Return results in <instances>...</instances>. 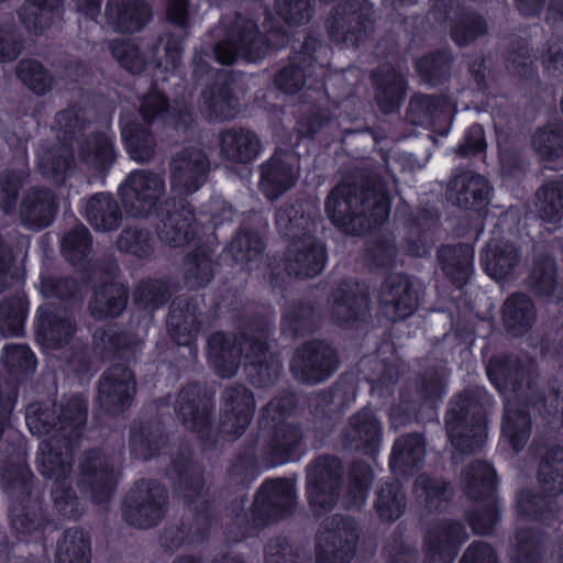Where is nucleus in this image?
Masks as SVG:
<instances>
[{
    "instance_id": "obj_1",
    "label": "nucleus",
    "mask_w": 563,
    "mask_h": 563,
    "mask_svg": "<svg viewBox=\"0 0 563 563\" xmlns=\"http://www.w3.org/2000/svg\"><path fill=\"white\" fill-rule=\"evenodd\" d=\"M325 212L341 231L360 234L387 219L386 189L380 181L371 186L339 184L325 200Z\"/></svg>"
},
{
    "instance_id": "obj_2",
    "label": "nucleus",
    "mask_w": 563,
    "mask_h": 563,
    "mask_svg": "<svg viewBox=\"0 0 563 563\" xmlns=\"http://www.w3.org/2000/svg\"><path fill=\"white\" fill-rule=\"evenodd\" d=\"M266 334L262 332L255 340L244 339L239 347L224 333H213L208 339V355L217 373L222 377H232L244 355L245 368L253 384L265 386L280 373L282 365L266 346Z\"/></svg>"
},
{
    "instance_id": "obj_3",
    "label": "nucleus",
    "mask_w": 563,
    "mask_h": 563,
    "mask_svg": "<svg viewBox=\"0 0 563 563\" xmlns=\"http://www.w3.org/2000/svg\"><path fill=\"white\" fill-rule=\"evenodd\" d=\"M285 43V35H275L273 32L265 40L257 30V25L250 19L238 15L228 27L224 38L213 47L214 59L230 65L242 57L247 62L262 59L271 47L278 48Z\"/></svg>"
},
{
    "instance_id": "obj_4",
    "label": "nucleus",
    "mask_w": 563,
    "mask_h": 563,
    "mask_svg": "<svg viewBox=\"0 0 563 563\" xmlns=\"http://www.w3.org/2000/svg\"><path fill=\"white\" fill-rule=\"evenodd\" d=\"M445 424L453 446L461 453H471L486 438L484 409L467 394L460 395L451 405Z\"/></svg>"
},
{
    "instance_id": "obj_5",
    "label": "nucleus",
    "mask_w": 563,
    "mask_h": 563,
    "mask_svg": "<svg viewBox=\"0 0 563 563\" xmlns=\"http://www.w3.org/2000/svg\"><path fill=\"white\" fill-rule=\"evenodd\" d=\"M86 418L85 399L74 396L60 406V412L57 416L49 408H42L36 404L31 405L26 410L25 420L32 434L66 439L78 435V429L85 423Z\"/></svg>"
},
{
    "instance_id": "obj_6",
    "label": "nucleus",
    "mask_w": 563,
    "mask_h": 563,
    "mask_svg": "<svg viewBox=\"0 0 563 563\" xmlns=\"http://www.w3.org/2000/svg\"><path fill=\"white\" fill-rule=\"evenodd\" d=\"M165 192L164 174L148 169L131 172L120 186L122 205L133 217L147 216Z\"/></svg>"
},
{
    "instance_id": "obj_7",
    "label": "nucleus",
    "mask_w": 563,
    "mask_h": 563,
    "mask_svg": "<svg viewBox=\"0 0 563 563\" xmlns=\"http://www.w3.org/2000/svg\"><path fill=\"white\" fill-rule=\"evenodd\" d=\"M465 492L472 499L487 498V503L476 509L470 517V525L476 533L487 534L493 531L498 511L493 499L494 471L487 463L477 462L463 474Z\"/></svg>"
},
{
    "instance_id": "obj_8",
    "label": "nucleus",
    "mask_w": 563,
    "mask_h": 563,
    "mask_svg": "<svg viewBox=\"0 0 563 563\" xmlns=\"http://www.w3.org/2000/svg\"><path fill=\"white\" fill-rule=\"evenodd\" d=\"M358 540L356 523L335 515L327 520L318 537V563H347Z\"/></svg>"
},
{
    "instance_id": "obj_9",
    "label": "nucleus",
    "mask_w": 563,
    "mask_h": 563,
    "mask_svg": "<svg viewBox=\"0 0 563 563\" xmlns=\"http://www.w3.org/2000/svg\"><path fill=\"white\" fill-rule=\"evenodd\" d=\"M292 405L290 396L273 399L264 409L260 423L274 429L268 445L275 463H284L299 445L301 431L285 422L284 417Z\"/></svg>"
},
{
    "instance_id": "obj_10",
    "label": "nucleus",
    "mask_w": 563,
    "mask_h": 563,
    "mask_svg": "<svg viewBox=\"0 0 563 563\" xmlns=\"http://www.w3.org/2000/svg\"><path fill=\"white\" fill-rule=\"evenodd\" d=\"M210 172L207 153L197 146H188L173 155L169 163L172 189L178 195H191L206 183Z\"/></svg>"
},
{
    "instance_id": "obj_11",
    "label": "nucleus",
    "mask_w": 563,
    "mask_h": 563,
    "mask_svg": "<svg viewBox=\"0 0 563 563\" xmlns=\"http://www.w3.org/2000/svg\"><path fill=\"white\" fill-rule=\"evenodd\" d=\"M341 475V464L335 457H320L309 466L307 494L314 512L327 511L336 503Z\"/></svg>"
},
{
    "instance_id": "obj_12",
    "label": "nucleus",
    "mask_w": 563,
    "mask_h": 563,
    "mask_svg": "<svg viewBox=\"0 0 563 563\" xmlns=\"http://www.w3.org/2000/svg\"><path fill=\"white\" fill-rule=\"evenodd\" d=\"M339 366L334 350L313 341L298 349L291 361V372L301 382L318 384L329 378Z\"/></svg>"
},
{
    "instance_id": "obj_13",
    "label": "nucleus",
    "mask_w": 563,
    "mask_h": 563,
    "mask_svg": "<svg viewBox=\"0 0 563 563\" xmlns=\"http://www.w3.org/2000/svg\"><path fill=\"white\" fill-rule=\"evenodd\" d=\"M165 489L152 482H140L126 500L124 517L139 528H150L163 517Z\"/></svg>"
},
{
    "instance_id": "obj_14",
    "label": "nucleus",
    "mask_w": 563,
    "mask_h": 563,
    "mask_svg": "<svg viewBox=\"0 0 563 563\" xmlns=\"http://www.w3.org/2000/svg\"><path fill=\"white\" fill-rule=\"evenodd\" d=\"M296 506V489L290 481H266L257 492L252 511L256 525L290 512Z\"/></svg>"
},
{
    "instance_id": "obj_15",
    "label": "nucleus",
    "mask_w": 563,
    "mask_h": 563,
    "mask_svg": "<svg viewBox=\"0 0 563 563\" xmlns=\"http://www.w3.org/2000/svg\"><path fill=\"white\" fill-rule=\"evenodd\" d=\"M135 390L132 372L122 365L112 366L100 380L98 402L106 412L115 415L130 407Z\"/></svg>"
},
{
    "instance_id": "obj_16",
    "label": "nucleus",
    "mask_w": 563,
    "mask_h": 563,
    "mask_svg": "<svg viewBox=\"0 0 563 563\" xmlns=\"http://www.w3.org/2000/svg\"><path fill=\"white\" fill-rule=\"evenodd\" d=\"M115 481V465L100 452H90L80 466L77 485L82 493L90 495L91 499L101 504L112 492Z\"/></svg>"
},
{
    "instance_id": "obj_17",
    "label": "nucleus",
    "mask_w": 563,
    "mask_h": 563,
    "mask_svg": "<svg viewBox=\"0 0 563 563\" xmlns=\"http://www.w3.org/2000/svg\"><path fill=\"white\" fill-rule=\"evenodd\" d=\"M467 539L464 527L455 521L433 522L424 534V551L430 563H451L459 545Z\"/></svg>"
},
{
    "instance_id": "obj_18",
    "label": "nucleus",
    "mask_w": 563,
    "mask_h": 563,
    "mask_svg": "<svg viewBox=\"0 0 563 563\" xmlns=\"http://www.w3.org/2000/svg\"><path fill=\"white\" fill-rule=\"evenodd\" d=\"M285 262L288 274L302 278L314 277L324 267V247L313 236L305 234L288 245Z\"/></svg>"
},
{
    "instance_id": "obj_19",
    "label": "nucleus",
    "mask_w": 563,
    "mask_h": 563,
    "mask_svg": "<svg viewBox=\"0 0 563 563\" xmlns=\"http://www.w3.org/2000/svg\"><path fill=\"white\" fill-rule=\"evenodd\" d=\"M321 53H327L318 38L309 36L302 44V51L291 60L279 69L274 77V86L286 95H295L299 92L306 84L308 67L311 66L312 59L318 60Z\"/></svg>"
},
{
    "instance_id": "obj_20",
    "label": "nucleus",
    "mask_w": 563,
    "mask_h": 563,
    "mask_svg": "<svg viewBox=\"0 0 563 563\" xmlns=\"http://www.w3.org/2000/svg\"><path fill=\"white\" fill-rule=\"evenodd\" d=\"M219 154L222 159L234 165H246L262 153L258 135L244 128L225 129L218 136Z\"/></svg>"
},
{
    "instance_id": "obj_21",
    "label": "nucleus",
    "mask_w": 563,
    "mask_h": 563,
    "mask_svg": "<svg viewBox=\"0 0 563 563\" xmlns=\"http://www.w3.org/2000/svg\"><path fill=\"white\" fill-rule=\"evenodd\" d=\"M223 400L220 429L225 434L239 437L253 418L254 398L245 387H234L224 391Z\"/></svg>"
},
{
    "instance_id": "obj_22",
    "label": "nucleus",
    "mask_w": 563,
    "mask_h": 563,
    "mask_svg": "<svg viewBox=\"0 0 563 563\" xmlns=\"http://www.w3.org/2000/svg\"><path fill=\"white\" fill-rule=\"evenodd\" d=\"M379 301L385 316L398 321L412 314L417 307V295L406 277L393 275L383 284Z\"/></svg>"
},
{
    "instance_id": "obj_23",
    "label": "nucleus",
    "mask_w": 563,
    "mask_h": 563,
    "mask_svg": "<svg viewBox=\"0 0 563 563\" xmlns=\"http://www.w3.org/2000/svg\"><path fill=\"white\" fill-rule=\"evenodd\" d=\"M294 162L291 154L283 153L261 165L260 189L267 199H277L294 186L298 174Z\"/></svg>"
},
{
    "instance_id": "obj_24",
    "label": "nucleus",
    "mask_w": 563,
    "mask_h": 563,
    "mask_svg": "<svg viewBox=\"0 0 563 563\" xmlns=\"http://www.w3.org/2000/svg\"><path fill=\"white\" fill-rule=\"evenodd\" d=\"M350 3L349 12L345 7L335 10L334 15L329 21V33L336 42L357 46L372 30V21L367 12L368 9L357 10Z\"/></svg>"
},
{
    "instance_id": "obj_25",
    "label": "nucleus",
    "mask_w": 563,
    "mask_h": 563,
    "mask_svg": "<svg viewBox=\"0 0 563 563\" xmlns=\"http://www.w3.org/2000/svg\"><path fill=\"white\" fill-rule=\"evenodd\" d=\"M77 437L47 438L38 448L37 462L43 476L62 483L70 472L71 443Z\"/></svg>"
},
{
    "instance_id": "obj_26",
    "label": "nucleus",
    "mask_w": 563,
    "mask_h": 563,
    "mask_svg": "<svg viewBox=\"0 0 563 563\" xmlns=\"http://www.w3.org/2000/svg\"><path fill=\"white\" fill-rule=\"evenodd\" d=\"M383 431L378 419L368 410L353 415L343 431L345 445L373 454L382 443Z\"/></svg>"
},
{
    "instance_id": "obj_27",
    "label": "nucleus",
    "mask_w": 563,
    "mask_h": 563,
    "mask_svg": "<svg viewBox=\"0 0 563 563\" xmlns=\"http://www.w3.org/2000/svg\"><path fill=\"white\" fill-rule=\"evenodd\" d=\"M369 307L367 289L354 282H343L332 292L331 316L338 323H347L364 314Z\"/></svg>"
},
{
    "instance_id": "obj_28",
    "label": "nucleus",
    "mask_w": 563,
    "mask_h": 563,
    "mask_svg": "<svg viewBox=\"0 0 563 563\" xmlns=\"http://www.w3.org/2000/svg\"><path fill=\"white\" fill-rule=\"evenodd\" d=\"M489 190V185L483 176L463 172L449 183L446 198L462 209L473 210L486 203Z\"/></svg>"
},
{
    "instance_id": "obj_29",
    "label": "nucleus",
    "mask_w": 563,
    "mask_h": 563,
    "mask_svg": "<svg viewBox=\"0 0 563 563\" xmlns=\"http://www.w3.org/2000/svg\"><path fill=\"white\" fill-rule=\"evenodd\" d=\"M56 210L57 203L49 190L32 188L26 191L21 202V223L30 230H41L52 223Z\"/></svg>"
},
{
    "instance_id": "obj_30",
    "label": "nucleus",
    "mask_w": 563,
    "mask_h": 563,
    "mask_svg": "<svg viewBox=\"0 0 563 563\" xmlns=\"http://www.w3.org/2000/svg\"><path fill=\"white\" fill-rule=\"evenodd\" d=\"M77 153L79 164L95 174L108 170L115 159L113 141L104 132L85 136L78 144Z\"/></svg>"
},
{
    "instance_id": "obj_31",
    "label": "nucleus",
    "mask_w": 563,
    "mask_h": 563,
    "mask_svg": "<svg viewBox=\"0 0 563 563\" xmlns=\"http://www.w3.org/2000/svg\"><path fill=\"white\" fill-rule=\"evenodd\" d=\"M109 23L119 32H137L148 22L151 10L141 0H109L107 5Z\"/></svg>"
},
{
    "instance_id": "obj_32",
    "label": "nucleus",
    "mask_w": 563,
    "mask_h": 563,
    "mask_svg": "<svg viewBox=\"0 0 563 563\" xmlns=\"http://www.w3.org/2000/svg\"><path fill=\"white\" fill-rule=\"evenodd\" d=\"M75 324L65 316H59L46 309L38 310L36 338L46 350H57L69 343Z\"/></svg>"
},
{
    "instance_id": "obj_33",
    "label": "nucleus",
    "mask_w": 563,
    "mask_h": 563,
    "mask_svg": "<svg viewBox=\"0 0 563 563\" xmlns=\"http://www.w3.org/2000/svg\"><path fill=\"white\" fill-rule=\"evenodd\" d=\"M176 407L186 428L198 431L208 426L210 400L201 394L198 385L184 388L178 395Z\"/></svg>"
},
{
    "instance_id": "obj_34",
    "label": "nucleus",
    "mask_w": 563,
    "mask_h": 563,
    "mask_svg": "<svg viewBox=\"0 0 563 563\" xmlns=\"http://www.w3.org/2000/svg\"><path fill=\"white\" fill-rule=\"evenodd\" d=\"M556 261L547 252H538L526 278L527 287L539 297L552 296L559 286Z\"/></svg>"
},
{
    "instance_id": "obj_35",
    "label": "nucleus",
    "mask_w": 563,
    "mask_h": 563,
    "mask_svg": "<svg viewBox=\"0 0 563 563\" xmlns=\"http://www.w3.org/2000/svg\"><path fill=\"white\" fill-rule=\"evenodd\" d=\"M519 256L516 247L509 242L492 239L483 255L482 264L487 274L496 279L507 277L517 266Z\"/></svg>"
},
{
    "instance_id": "obj_36",
    "label": "nucleus",
    "mask_w": 563,
    "mask_h": 563,
    "mask_svg": "<svg viewBox=\"0 0 563 563\" xmlns=\"http://www.w3.org/2000/svg\"><path fill=\"white\" fill-rule=\"evenodd\" d=\"M157 235L163 243L172 247L186 245L195 235L192 211L189 208L181 207L179 210L168 213L162 220Z\"/></svg>"
},
{
    "instance_id": "obj_37",
    "label": "nucleus",
    "mask_w": 563,
    "mask_h": 563,
    "mask_svg": "<svg viewBox=\"0 0 563 563\" xmlns=\"http://www.w3.org/2000/svg\"><path fill=\"white\" fill-rule=\"evenodd\" d=\"M121 136L131 158L136 162L150 161L155 151V141L147 128L135 122L131 114L120 119Z\"/></svg>"
},
{
    "instance_id": "obj_38",
    "label": "nucleus",
    "mask_w": 563,
    "mask_h": 563,
    "mask_svg": "<svg viewBox=\"0 0 563 563\" xmlns=\"http://www.w3.org/2000/svg\"><path fill=\"white\" fill-rule=\"evenodd\" d=\"M424 456V442L419 434L402 435L394 443L390 466L394 472L410 474L420 466Z\"/></svg>"
},
{
    "instance_id": "obj_39",
    "label": "nucleus",
    "mask_w": 563,
    "mask_h": 563,
    "mask_svg": "<svg viewBox=\"0 0 563 563\" xmlns=\"http://www.w3.org/2000/svg\"><path fill=\"white\" fill-rule=\"evenodd\" d=\"M503 316L508 331L518 336L528 332L533 325L536 308L527 295L514 294L505 301Z\"/></svg>"
},
{
    "instance_id": "obj_40",
    "label": "nucleus",
    "mask_w": 563,
    "mask_h": 563,
    "mask_svg": "<svg viewBox=\"0 0 563 563\" xmlns=\"http://www.w3.org/2000/svg\"><path fill=\"white\" fill-rule=\"evenodd\" d=\"M505 415L501 422L503 435L509 441L515 451H520L527 443L531 421L525 410L518 408V401L510 396L505 398Z\"/></svg>"
},
{
    "instance_id": "obj_41",
    "label": "nucleus",
    "mask_w": 563,
    "mask_h": 563,
    "mask_svg": "<svg viewBox=\"0 0 563 563\" xmlns=\"http://www.w3.org/2000/svg\"><path fill=\"white\" fill-rule=\"evenodd\" d=\"M439 257L445 274L457 287H462L473 271L474 250L470 245L443 246Z\"/></svg>"
},
{
    "instance_id": "obj_42",
    "label": "nucleus",
    "mask_w": 563,
    "mask_h": 563,
    "mask_svg": "<svg viewBox=\"0 0 563 563\" xmlns=\"http://www.w3.org/2000/svg\"><path fill=\"white\" fill-rule=\"evenodd\" d=\"M86 218L98 231L115 230L121 222L118 203L106 194L92 196L86 205Z\"/></svg>"
},
{
    "instance_id": "obj_43",
    "label": "nucleus",
    "mask_w": 563,
    "mask_h": 563,
    "mask_svg": "<svg viewBox=\"0 0 563 563\" xmlns=\"http://www.w3.org/2000/svg\"><path fill=\"white\" fill-rule=\"evenodd\" d=\"M126 299V289L120 284L112 283L95 291L89 308L98 319L114 318L125 308Z\"/></svg>"
},
{
    "instance_id": "obj_44",
    "label": "nucleus",
    "mask_w": 563,
    "mask_h": 563,
    "mask_svg": "<svg viewBox=\"0 0 563 563\" xmlns=\"http://www.w3.org/2000/svg\"><path fill=\"white\" fill-rule=\"evenodd\" d=\"M167 327L173 340L178 345L189 344L198 332V322L194 308L186 303L184 309L181 301L173 302L167 318Z\"/></svg>"
},
{
    "instance_id": "obj_45",
    "label": "nucleus",
    "mask_w": 563,
    "mask_h": 563,
    "mask_svg": "<svg viewBox=\"0 0 563 563\" xmlns=\"http://www.w3.org/2000/svg\"><path fill=\"white\" fill-rule=\"evenodd\" d=\"M90 540L80 529L65 531L59 540L56 552V563H89Z\"/></svg>"
},
{
    "instance_id": "obj_46",
    "label": "nucleus",
    "mask_w": 563,
    "mask_h": 563,
    "mask_svg": "<svg viewBox=\"0 0 563 563\" xmlns=\"http://www.w3.org/2000/svg\"><path fill=\"white\" fill-rule=\"evenodd\" d=\"M377 86L376 100L384 112H391L399 106L405 88L404 76L395 69L378 71L375 74Z\"/></svg>"
},
{
    "instance_id": "obj_47",
    "label": "nucleus",
    "mask_w": 563,
    "mask_h": 563,
    "mask_svg": "<svg viewBox=\"0 0 563 563\" xmlns=\"http://www.w3.org/2000/svg\"><path fill=\"white\" fill-rule=\"evenodd\" d=\"M200 107L208 117L218 120L233 119L239 111L236 100L223 85L205 90Z\"/></svg>"
},
{
    "instance_id": "obj_48",
    "label": "nucleus",
    "mask_w": 563,
    "mask_h": 563,
    "mask_svg": "<svg viewBox=\"0 0 563 563\" xmlns=\"http://www.w3.org/2000/svg\"><path fill=\"white\" fill-rule=\"evenodd\" d=\"M38 167L44 176L55 183H62L75 167L70 148L62 144L46 151L40 158Z\"/></svg>"
},
{
    "instance_id": "obj_49",
    "label": "nucleus",
    "mask_w": 563,
    "mask_h": 563,
    "mask_svg": "<svg viewBox=\"0 0 563 563\" xmlns=\"http://www.w3.org/2000/svg\"><path fill=\"white\" fill-rule=\"evenodd\" d=\"M538 211L542 220L558 223L563 219V180L545 183L537 192Z\"/></svg>"
},
{
    "instance_id": "obj_50",
    "label": "nucleus",
    "mask_w": 563,
    "mask_h": 563,
    "mask_svg": "<svg viewBox=\"0 0 563 563\" xmlns=\"http://www.w3.org/2000/svg\"><path fill=\"white\" fill-rule=\"evenodd\" d=\"M539 482L549 496H556L563 492V449L549 450L540 464Z\"/></svg>"
},
{
    "instance_id": "obj_51",
    "label": "nucleus",
    "mask_w": 563,
    "mask_h": 563,
    "mask_svg": "<svg viewBox=\"0 0 563 563\" xmlns=\"http://www.w3.org/2000/svg\"><path fill=\"white\" fill-rule=\"evenodd\" d=\"M62 0H27L20 10L25 26L35 33L48 26Z\"/></svg>"
},
{
    "instance_id": "obj_52",
    "label": "nucleus",
    "mask_w": 563,
    "mask_h": 563,
    "mask_svg": "<svg viewBox=\"0 0 563 563\" xmlns=\"http://www.w3.org/2000/svg\"><path fill=\"white\" fill-rule=\"evenodd\" d=\"M531 144L543 162H552L561 157L563 155V125L552 124L537 130Z\"/></svg>"
},
{
    "instance_id": "obj_53",
    "label": "nucleus",
    "mask_w": 563,
    "mask_h": 563,
    "mask_svg": "<svg viewBox=\"0 0 563 563\" xmlns=\"http://www.w3.org/2000/svg\"><path fill=\"white\" fill-rule=\"evenodd\" d=\"M375 509L382 520L395 521L405 509V496L397 482L383 485L377 492Z\"/></svg>"
},
{
    "instance_id": "obj_54",
    "label": "nucleus",
    "mask_w": 563,
    "mask_h": 563,
    "mask_svg": "<svg viewBox=\"0 0 563 563\" xmlns=\"http://www.w3.org/2000/svg\"><path fill=\"white\" fill-rule=\"evenodd\" d=\"M110 49L114 58L131 73H141L147 62L152 60L157 66H162L163 62L158 56V46L155 47L152 56L146 59L134 44L124 41H113L110 43Z\"/></svg>"
},
{
    "instance_id": "obj_55",
    "label": "nucleus",
    "mask_w": 563,
    "mask_h": 563,
    "mask_svg": "<svg viewBox=\"0 0 563 563\" xmlns=\"http://www.w3.org/2000/svg\"><path fill=\"white\" fill-rule=\"evenodd\" d=\"M16 75L29 89L37 95H44L52 89V77L36 60H21L16 68Z\"/></svg>"
},
{
    "instance_id": "obj_56",
    "label": "nucleus",
    "mask_w": 563,
    "mask_h": 563,
    "mask_svg": "<svg viewBox=\"0 0 563 563\" xmlns=\"http://www.w3.org/2000/svg\"><path fill=\"white\" fill-rule=\"evenodd\" d=\"M25 306L21 299H4L0 303V332L3 335L19 336L23 332Z\"/></svg>"
},
{
    "instance_id": "obj_57",
    "label": "nucleus",
    "mask_w": 563,
    "mask_h": 563,
    "mask_svg": "<svg viewBox=\"0 0 563 563\" xmlns=\"http://www.w3.org/2000/svg\"><path fill=\"white\" fill-rule=\"evenodd\" d=\"M526 369L516 368L512 373L510 366L501 360H492L487 366V375L493 384L500 390L506 391L511 388V391L517 394L522 383L520 379L525 376Z\"/></svg>"
},
{
    "instance_id": "obj_58",
    "label": "nucleus",
    "mask_w": 563,
    "mask_h": 563,
    "mask_svg": "<svg viewBox=\"0 0 563 563\" xmlns=\"http://www.w3.org/2000/svg\"><path fill=\"white\" fill-rule=\"evenodd\" d=\"M416 494L424 503L426 507L432 511L444 507L449 490L442 481L422 475L416 481Z\"/></svg>"
},
{
    "instance_id": "obj_59",
    "label": "nucleus",
    "mask_w": 563,
    "mask_h": 563,
    "mask_svg": "<svg viewBox=\"0 0 563 563\" xmlns=\"http://www.w3.org/2000/svg\"><path fill=\"white\" fill-rule=\"evenodd\" d=\"M212 263L203 252H196L185 263V280L190 288L206 286L212 278Z\"/></svg>"
},
{
    "instance_id": "obj_60",
    "label": "nucleus",
    "mask_w": 563,
    "mask_h": 563,
    "mask_svg": "<svg viewBox=\"0 0 563 563\" xmlns=\"http://www.w3.org/2000/svg\"><path fill=\"white\" fill-rule=\"evenodd\" d=\"M372 481V471L367 465L360 464L352 468L347 492V507L361 508L365 504Z\"/></svg>"
},
{
    "instance_id": "obj_61",
    "label": "nucleus",
    "mask_w": 563,
    "mask_h": 563,
    "mask_svg": "<svg viewBox=\"0 0 563 563\" xmlns=\"http://www.w3.org/2000/svg\"><path fill=\"white\" fill-rule=\"evenodd\" d=\"M62 250L71 263L84 260L91 250V236L85 225H78L67 233L63 240Z\"/></svg>"
},
{
    "instance_id": "obj_62",
    "label": "nucleus",
    "mask_w": 563,
    "mask_h": 563,
    "mask_svg": "<svg viewBox=\"0 0 563 563\" xmlns=\"http://www.w3.org/2000/svg\"><path fill=\"white\" fill-rule=\"evenodd\" d=\"M117 246L122 252L137 257H146L152 252V239L146 230L126 228L120 233Z\"/></svg>"
},
{
    "instance_id": "obj_63",
    "label": "nucleus",
    "mask_w": 563,
    "mask_h": 563,
    "mask_svg": "<svg viewBox=\"0 0 563 563\" xmlns=\"http://www.w3.org/2000/svg\"><path fill=\"white\" fill-rule=\"evenodd\" d=\"M263 242L255 232L241 231L232 240L230 252L238 262H252L261 257Z\"/></svg>"
},
{
    "instance_id": "obj_64",
    "label": "nucleus",
    "mask_w": 563,
    "mask_h": 563,
    "mask_svg": "<svg viewBox=\"0 0 563 563\" xmlns=\"http://www.w3.org/2000/svg\"><path fill=\"white\" fill-rule=\"evenodd\" d=\"M24 170H7L0 176V208L10 214L15 210L19 190L25 180Z\"/></svg>"
}]
</instances>
